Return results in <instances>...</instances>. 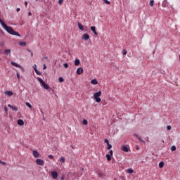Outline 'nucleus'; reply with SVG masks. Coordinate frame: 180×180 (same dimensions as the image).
<instances>
[{
    "instance_id": "f257e3e1",
    "label": "nucleus",
    "mask_w": 180,
    "mask_h": 180,
    "mask_svg": "<svg viewBox=\"0 0 180 180\" xmlns=\"http://www.w3.org/2000/svg\"><path fill=\"white\" fill-rule=\"evenodd\" d=\"M0 24L1 25L2 27L5 29V30L9 33L10 34H12L13 36H18V37H20V34L18 32H15L13 30V28L11 27H8L2 19L0 18Z\"/></svg>"
},
{
    "instance_id": "f03ea898",
    "label": "nucleus",
    "mask_w": 180,
    "mask_h": 180,
    "mask_svg": "<svg viewBox=\"0 0 180 180\" xmlns=\"http://www.w3.org/2000/svg\"><path fill=\"white\" fill-rule=\"evenodd\" d=\"M101 95H102V91H101L94 94V98L95 99L96 102H97V103H99V102H101V99L99 97L101 96Z\"/></svg>"
},
{
    "instance_id": "7ed1b4c3",
    "label": "nucleus",
    "mask_w": 180,
    "mask_h": 180,
    "mask_svg": "<svg viewBox=\"0 0 180 180\" xmlns=\"http://www.w3.org/2000/svg\"><path fill=\"white\" fill-rule=\"evenodd\" d=\"M37 79H38L39 82H40L41 85L43 86L44 89H50V86H49L47 85V84H46V82H44V81H43V79H41V78L38 77Z\"/></svg>"
},
{
    "instance_id": "20e7f679",
    "label": "nucleus",
    "mask_w": 180,
    "mask_h": 180,
    "mask_svg": "<svg viewBox=\"0 0 180 180\" xmlns=\"http://www.w3.org/2000/svg\"><path fill=\"white\" fill-rule=\"evenodd\" d=\"M11 65H13L14 67H16L17 68H20V70L22 71H24V70H25L23 68V67H22L20 65H19V64H18V63H16L15 62H11Z\"/></svg>"
},
{
    "instance_id": "39448f33",
    "label": "nucleus",
    "mask_w": 180,
    "mask_h": 180,
    "mask_svg": "<svg viewBox=\"0 0 180 180\" xmlns=\"http://www.w3.org/2000/svg\"><path fill=\"white\" fill-rule=\"evenodd\" d=\"M36 163L37 164V165H44V161L41 159H37Z\"/></svg>"
},
{
    "instance_id": "423d86ee",
    "label": "nucleus",
    "mask_w": 180,
    "mask_h": 180,
    "mask_svg": "<svg viewBox=\"0 0 180 180\" xmlns=\"http://www.w3.org/2000/svg\"><path fill=\"white\" fill-rule=\"evenodd\" d=\"M32 154H33V156L34 157V158H40V153H39V152H37V150H33Z\"/></svg>"
},
{
    "instance_id": "0eeeda50",
    "label": "nucleus",
    "mask_w": 180,
    "mask_h": 180,
    "mask_svg": "<svg viewBox=\"0 0 180 180\" xmlns=\"http://www.w3.org/2000/svg\"><path fill=\"white\" fill-rule=\"evenodd\" d=\"M83 72H84V69L82 68H78L77 69V74L78 75H81V74H83Z\"/></svg>"
},
{
    "instance_id": "6e6552de",
    "label": "nucleus",
    "mask_w": 180,
    "mask_h": 180,
    "mask_svg": "<svg viewBox=\"0 0 180 180\" xmlns=\"http://www.w3.org/2000/svg\"><path fill=\"white\" fill-rule=\"evenodd\" d=\"M51 175L52 177L53 178V179H57L58 176V173H57V172H51Z\"/></svg>"
},
{
    "instance_id": "1a4fd4ad",
    "label": "nucleus",
    "mask_w": 180,
    "mask_h": 180,
    "mask_svg": "<svg viewBox=\"0 0 180 180\" xmlns=\"http://www.w3.org/2000/svg\"><path fill=\"white\" fill-rule=\"evenodd\" d=\"M82 40H89V34H84L82 37Z\"/></svg>"
},
{
    "instance_id": "9d476101",
    "label": "nucleus",
    "mask_w": 180,
    "mask_h": 180,
    "mask_svg": "<svg viewBox=\"0 0 180 180\" xmlns=\"http://www.w3.org/2000/svg\"><path fill=\"white\" fill-rule=\"evenodd\" d=\"M91 30L93 32L95 36H98V32H96V27H95L94 26H91Z\"/></svg>"
},
{
    "instance_id": "9b49d317",
    "label": "nucleus",
    "mask_w": 180,
    "mask_h": 180,
    "mask_svg": "<svg viewBox=\"0 0 180 180\" xmlns=\"http://www.w3.org/2000/svg\"><path fill=\"white\" fill-rule=\"evenodd\" d=\"M121 150L122 151H124V153H129V148L127 147V146H123L122 148H121Z\"/></svg>"
},
{
    "instance_id": "f8f14e48",
    "label": "nucleus",
    "mask_w": 180,
    "mask_h": 180,
    "mask_svg": "<svg viewBox=\"0 0 180 180\" xmlns=\"http://www.w3.org/2000/svg\"><path fill=\"white\" fill-rule=\"evenodd\" d=\"M98 175L99 178H102V179H103V178H105V176H106V174H105V173H103V172H99L98 173Z\"/></svg>"
},
{
    "instance_id": "ddd939ff",
    "label": "nucleus",
    "mask_w": 180,
    "mask_h": 180,
    "mask_svg": "<svg viewBox=\"0 0 180 180\" xmlns=\"http://www.w3.org/2000/svg\"><path fill=\"white\" fill-rule=\"evenodd\" d=\"M18 124L19 126H23V124H25V122L23 121V120H18Z\"/></svg>"
},
{
    "instance_id": "4468645a",
    "label": "nucleus",
    "mask_w": 180,
    "mask_h": 180,
    "mask_svg": "<svg viewBox=\"0 0 180 180\" xmlns=\"http://www.w3.org/2000/svg\"><path fill=\"white\" fill-rule=\"evenodd\" d=\"M162 6L163 8H167V6H168V2H167V0H165L162 3Z\"/></svg>"
},
{
    "instance_id": "2eb2a0df",
    "label": "nucleus",
    "mask_w": 180,
    "mask_h": 180,
    "mask_svg": "<svg viewBox=\"0 0 180 180\" xmlns=\"http://www.w3.org/2000/svg\"><path fill=\"white\" fill-rule=\"evenodd\" d=\"M5 94L8 95V96H12L13 95V92L11 91H5Z\"/></svg>"
},
{
    "instance_id": "dca6fc26",
    "label": "nucleus",
    "mask_w": 180,
    "mask_h": 180,
    "mask_svg": "<svg viewBox=\"0 0 180 180\" xmlns=\"http://www.w3.org/2000/svg\"><path fill=\"white\" fill-rule=\"evenodd\" d=\"M134 136L135 137L138 138V140H139V141H141L142 143H146V141H144L140 136L137 135L136 134H135Z\"/></svg>"
},
{
    "instance_id": "f3484780",
    "label": "nucleus",
    "mask_w": 180,
    "mask_h": 180,
    "mask_svg": "<svg viewBox=\"0 0 180 180\" xmlns=\"http://www.w3.org/2000/svg\"><path fill=\"white\" fill-rule=\"evenodd\" d=\"M91 84L93 85H98V80H96V79H94L91 81Z\"/></svg>"
},
{
    "instance_id": "a211bd4d",
    "label": "nucleus",
    "mask_w": 180,
    "mask_h": 180,
    "mask_svg": "<svg viewBox=\"0 0 180 180\" xmlns=\"http://www.w3.org/2000/svg\"><path fill=\"white\" fill-rule=\"evenodd\" d=\"M77 25L79 30H84V25L81 22H79Z\"/></svg>"
},
{
    "instance_id": "6ab92c4d",
    "label": "nucleus",
    "mask_w": 180,
    "mask_h": 180,
    "mask_svg": "<svg viewBox=\"0 0 180 180\" xmlns=\"http://www.w3.org/2000/svg\"><path fill=\"white\" fill-rule=\"evenodd\" d=\"M4 54H6V56H9V54H11V49H5Z\"/></svg>"
},
{
    "instance_id": "aec40b11",
    "label": "nucleus",
    "mask_w": 180,
    "mask_h": 180,
    "mask_svg": "<svg viewBox=\"0 0 180 180\" xmlns=\"http://www.w3.org/2000/svg\"><path fill=\"white\" fill-rule=\"evenodd\" d=\"M80 63H81V61L79 60V59H76L75 60V65L78 66L79 65Z\"/></svg>"
},
{
    "instance_id": "412c9836",
    "label": "nucleus",
    "mask_w": 180,
    "mask_h": 180,
    "mask_svg": "<svg viewBox=\"0 0 180 180\" xmlns=\"http://www.w3.org/2000/svg\"><path fill=\"white\" fill-rule=\"evenodd\" d=\"M59 161H60V162L64 163V162H65V158L62 156V157H60V158L59 159Z\"/></svg>"
},
{
    "instance_id": "4be33fe9",
    "label": "nucleus",
    "mask_w": 180,
    "mask_h": 180,
    "mask_svg": "<svg viewBox=\"0 0 180 180\" xmlns=\"http://www.w3.org/2000/svg\"><path fill=\"white\" fill-rule=\"evenodd\" d=\"M105 157H106L108 161H110L112 160V155H106Z\"/></svg>"
},
{
    "instance_id": "5701e85b",
    "label": "nucleus",
    "mask_w": 180,
    "mask_h": 180,
    "mask_svg": "<svg viewBox=\"0 0 180 180\" xmlns=\"http://www.w3.org/2000/svg\"><path fill=\"white\" fill-rule=\"evenodd\" d=\"M82 124L86 126V124H88V120H86V119L83 120Z\"/></svg>"
},
{
    "instance_id": "b1692460",
    "label": "nucleus",
    "mask_w": 180,
    "mask_h": 180,
    "mask_svg": "<svg viewBox=\"0 0 180 180\" xmlns=\"http://www.w3.org/2000/svg\"><path fill=\"white\" fill-rule=\"evenodd\" d=\"M164 167V162H160L159 163V168H163Z\"/></svg>"
},
{
    "instance_id": "393cba45",
    "label": "nucleus",
    "mask_w": 180,
    "mask_h": 180,
    "mask_svg": "<svg viewBox=\"0 0 180 180\" xmlns=\"http://www.w3.org/2000/svg\"><path fill=\"white\" fill-rule=\"evenodd\" d=\"M25 105H26V106H27L28 108H30V109H32V104H31V103L27 102V103H25Z\"/></svg>"
},
{
    "instance_id": "a878e982",
    "label": "nucleus",
    "mask_w": 180,
    "mask_h": 180,
    "mask_svg": "<svg viewBox=\"0 0 180 180\" xmlns=\"http://www.w3.org/2000/svg\"><path fill=\"white\" fill-rule=\"evenodd\" d=\"M19 44H20V46H22V47H25L26 42H20Z\"/></svg>"
},
{
    "instance_id": "bb28decb",
    "label": "nucleus",
    "mask_w": 180,
    "mask_h": 180,
    "mask_svg": "<svg viewBox=\"0 0 180 180\" xmlns=\"http://www.w3.org/2000/svg\"><path fill=\"white\" fill-rule=\"evenodd\" d=\"M127 172H128V174H133V169H131V168L128 169Z\"/></svg>"
},
{
    "instance_id": "cd10ccee",
    "label": "nucleus",
    "mask_w": 180,
    "mask_h": 180,
    "mask_svg": "<svg viewBox=\"0 0 180 180\" xmlns=\"http://www.w3.org/2000/svg\"><path fill=\"white\" fill-rule=\"evenodd\" d=\"M35 72H36V75H41V72H39V71L37 70H35Z\"/></svg>"
},
{
    "instance_id": "c85d7f7f",
    "label": "nucleus",
    "mask_w": 180,
    "mask_h": 180,
    "mask_svg": "<svg viewBox=\"0 0 180 180\" xmlns=\"http://www.w3.org/2000/svg\"><path fill=\"white\" fill-rule=\"evenodd\" d=\"M176 150V147L175 146H172L171 148V151H175Z\"/></svg>"
},
{
    "instance_id": "c756f323",
    "label": "nucleus",
    "mask_w": 180,
    "mask_h": 180,
    "mask_svg": "<svg viewBox=\"0 0 180 180\" xmlns=\"http://www.w3.org/2000/svg\"><path fill=\"white\" fill-rule=\"evenodd\" d=\"M150 6H154V0H150Z\"/></svg>"
},
{
    "instance_id": "7c9ffc66",
    "label": "nucleus",
    "mask_w": 180,
    "mask_h": 180,
    "mask_svg": "<svg viewBox=\"0 0 180 180\" xmlns=\"http://www.w3.org/2000/svg\"><path fill=\"white\" fill-rule=\"evenodd\" d=\"M103 2H105L107 5H110V1L108 0H103Z\"/></svg>"
},
{
    "instance_id": "2f4dec72",
    "label": "nucleus",
    "mask_w": 180,
    "mask_h": 180,
    "mask_svg": "<svg viewBox=\"0 0 180 180\" xmlns=\"http://www.w3.org/2000/svg\"><path fill=\"white\" fill-rule=\"evenodd\" d=\"M107 146H108L107 147L108 150H110V148H112V145L110 143L107 144Z\"/></svg>"
},
{
    "instance_id": "473e14b6",
    "label": "nucleus",
    "mask_w": 180,
    "mask_h": 180,
    "mask_svg": "<svg viewBox=\"0 0 180 180\" xmlns=\"http://www.w3.org/2000/svg\"><path fill=\"white\" fill-rule=\"evenodd\" d=\"M58 81L59 82H64V79L63 77H59Z\"/></svg>"
},
{
    "instance_id": "72a5a7b5",
    "label": "nucleus",
    "mask_w": 180,
    "mask_h": 180,
    "mask_svg": "<svg viewBox=\"0 0 180 180\" xmlns=\"http://www.w3.org/2000/svg\"><path fill=\"white\" fill-rule=\"evenodd\" d=\"M11 109H12L13 110H15V112H18V108H16V107H15V106L11 107Z\"/></svg>"
},
{
    "instance_id": "f704fd0d",
    "label": "nucleus",
    "mask_w": 180,
    "mask_h": 180,
    "mask_svg": "<svg viewBox=\"0 0 180 180\" xmlns=\"http://www.w3.org/2000/svg\"><path fill=\"white\" fill-rule=\"evenodd\" d=\"M17 78L18 81H20V75H19V73H17Z\"/></svg>"
},
{
    "instance_id": "c9c22d12",
    "label": "nucleus",
    "mask_w": 180,
    "mask_h": 180,
    "mask_svg": "<svg viewBox=\"0 0 180 180\" xmlns=\"http://www.w3.org/2000/svg\"><path fill=\"white\" fill-rule=\"evenodd\" d=\"M27 51L29 53H31V57H33V52H32V51L30 49H27Z\"/></svg>"
},
{
    "instance_id": "e433bc0d",
    "label": "nucleus",
    "mask_w": 180,
    "mask_h": 180,
    "mask_svg": "<svg viewBox=\"0 0 180 180\" xmlns=\"http://www.w3.org/2000/svg\"><path fill=\"white\" fill-rule=\"evenodd\" d=\"M63 67H64L65 68H68V63H64V64H63Z\"/></svg>"
},
{
    "instance_id": "4c0bfd02",
    "label": "nucleus",
    "mask_w": 180,
    "mask_h": 180,
    "mask_svg": "<svg viewBox=\"0 0 180 180\" xmlns=\"http://www.w3.org/2000/svg\"><path fill=\"white\" fill-rule=\"evenodd\" d=\"M33 68H34V70L36 71V70H37V65H33Z\"/></svg>"
},
{
    "instance_id": "58836bf2",
    "label": "nucleus",
    "mask_w": 180,
    "mask_h": 180,
    "mask_svg": "<svg viewBox=\"0 0 180 180\" xmlns=\"http://www.w3.org/2000/svg\"><path fill=\"white\" fill-rule=\"evenodd\" d=\"M104 143H106L107 145L109 144V140H108L107 139H105L104 140Z\"/></svg>"
},
{
    "instance_id": "ea45409f",
    "label": "nucleus",
    "mask_w": 180,
    "mask_h": 180,
    "mask_svg": "<svg viewBox=\"0 0 180 180\" xmlns=\"http://www.w3.org/2000/svg\"><path fill=\"white\" fill-rule=\"evenodd\" d=\"M0 164H1L2 165H6V162H2L1 160H0Z\"/></svg>"
},
{
    "instance_id": "a19ab883",
    "label": "nucleus",
    "mask_w": 180,
    "mask_h": 180,
    "mask_svg": "<svg viewBox=\"0 0 180 180\" xmlns=\"http://www.w3.org/2000/svg\"><path fill=\"white\" fill-rule=\"evenodd\" d=\"M123 54L124 56H126V54H127V51H126L125 49L123 50Z\"/></svg>"
},
{
    "instance_id": "79ce46f5",
    "label": "nucleus",
    "mask_w": 180,
    "mask_h": 180,
    "mask_svg": "<svg viewBox=\"0 0 180 180\" xmlns=\"http://www.w3.org/2000/svg\"><path fill=\"white\" fill-rule=\"evenodd\" d=\"M109 154H110V155H113V150H110V151H109Z\"/></svg>"
},
{
    "instance_id": "37998d69",
    "label": "nucleus",
    "mask_w": 180,
    "mask_h": 180,
    "mask_svg": "<svg viewBox=\"0 0 180 180\" xmlns=\"http://www.w3.org/2000/svg\"><path fill=\"white\" fill-rule=\"evenodd\" d=\"M48 158H51V160H53V158H54V156H53V155H49Z\"/></svg>"
},
{
    "instance_id": "c03bdc74",
    "label": "nucleus",
    "mask_w": 180,
    "mask_h": 180,
    "mask_svg": "<svg viewBox=\"0 0 180 180\" xmlns=\"http://www.w3.org/2000/svg\"><path fill=\"white\" fill-rule=\"evenodd\" d=\"M167 130H171V129H172L171 125L167 126Z\"/></svg>"
},
{
    "instance_id": "a18cd8bd",
    "label": "nucleus",
    "mask_w": 180,
    "mask_h": 180,
    "mask_svg": "<svg viewBox=\"0 0 180 180\" xmlns=\"http://www.w3.org/2000/svg\"><path fill=\"white\" fill-rule=\"evenodd\" d=\"M63 2H64V0H59L58 1V4H60V5H61V4H63Z\"/></svg>"
},
{
    "instance_id": "49530a36",
    "label": "nucleus",
    "mask_w": 180,
    "mask_h": 180,
    "mask_svg": "<svg viewBox=\"0 0 180 180\" xmlns=\"http://www.w3.org/2000/svg\"><path fill=\"white\" fill-rule=\"evenodd\" d=\"M8 108H11V109H12V107H13V105H11V104H8Z\"/></svg>"
},
{
    "instance_id": "de8ad7c7",
    "label": "nucleus",
    "mask_w": 180,
    "mask_h": 180,
    "mask_svg": "<svg viewBox=\"0 0 180 180\" xmlns=\"http://www.w3.org/2000/svg\"><path fill=\"white\" fill-rule=\"evenodd\" d=\"M46 68H47V66H46V65H44V68H43V70H46Z\"/></svg>"
},
{
    "instance_id": "09e8293b",
    "label": "nucleus",
    "mask_w": 180,
    "mask_h": 180,
    "mask_svg": "<svg viewBox=\"0 0 180 180\" xmlns=\"http://www.w3.org/2000/svg\"><path fill=\"white\" fill-rule=\"evenodd\" d=\"M28 15H29V16H32V12L30 11V12L28 13Z\"/></svg>"
},
{
    "instance_id": "8fccbe9b",
    "label": "nucleus",
    "mask_w": 180,
    "mask_h": 180,
    "mask_svg": "<svg viewBox=\"0 0 180 180\" xmlns=\"http://www.w3.org/2000/svg\"><path fill=\"white\" fill-rule=\"evenodd\" d=\"M20 8H17V12H20Z\"/></svg>"
},
{
    "instance_id": "3c124183",
    "label": "nucleus",
    "mask_w": 180,
    "mask_h": 180,
    "mask_svg": "<svg viewBox=\"0 0 180 180\" xmlns=\"http://www.w3.org/2000/svg\"><path fill=\"white\" fill-rule=\"evenodd\" d=\"M25 6H27V1L25 2Z\"/></svg>"
},
{
    "instance_id": "603ef678",
    "label": "nucleus",
    "mask_w": 180,
    "mask_h": 180,
    "mask_svg": "<svg viewBox=\"0 0 180 180\" xmlns=\"http://www.w3.org/2000/svg\"><path fill=\"white\" fill-rule=\"evenodd\" d=\"M60 179L64 180V176H63Z\"/></svg>"
},
{
    "instance_id": "864d4df0",
    "label": "nucleus",
    "mask_w": 180,
    "mask_h": 180,
    "mask_svg": "<svg viewBox=\"0 0 180 180\" xmlns=\"http://www.w3.org/2000/svg\"><path fill=\"white\" fill-rule=\"evenodd\" d=\"M82 171H83V172H84V171H85V170L84 169V168H82Z\"/></svg>"
},
{
    "instance_id": "5fc2aeb1",
    "label": "nucleus",
    "mask_w": 180,
    "mask_h": 180,
    "mask_svg": "<svg viewBox=\"0 0 180 180\" xmlns=\"http://www.w3.org/2000/svg\"><path fill=\"white\" fill-rule=\"evenodd\" d=\"M45 60H47V56L44 58Z\"/></svg>"
},
{
    "instance_id": "6e6d98bb",
    "label": "nucleus",
    "mask_w": 180,
    "mask_h": 180,
    "mask_svg": "<svg viewBox=\"0 0 180 180\" xmlns=\"http://www.w3.org/2000/svg\"><path fill=\"white\" fill-rule=\"evenodd\" d=\"M8 108H6V107L5 108V110H7Z\"/></svg>"
},
{
    "instance_id": "4d7b16f0",
    "label": "nucleus",
    "mask_w": 180,
    "mask_h": 180,
    "mask_svg": "<svg viewBox=\"0 0 180 180\" xmlns=\"http://www.w3.org/2000/svg\"><path fill=\"white\" fill-rule=\"evenodd\" d=\"M136 150H139V148H136Z\"/></svg>"
}]
</instances>
